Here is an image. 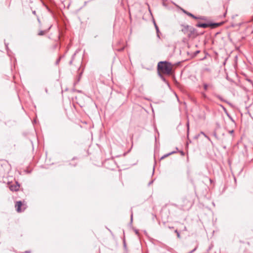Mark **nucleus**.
I'll use <instances>...</instances> for the list:
<instances>
[{
  "instance_id": "nucleus-1",
  "label": "nucleus",
  "mask_w": 253,
  "mask_h": 253,
  "mask_svg": "<svg viewBox=\"0 0 253 253\" xmlns=\"http://www.w3.org/2000/svg\"><path fill=\"white\" fill-rule=\"evenodd\" d=\"M172 65L167 62H160L158 64V72L160 76L162 74L170 75L171 73Z\"/></svg>"
},
{
  "instance_id": "nucleus-2",
  "label": "nucleus",
  "mask_w": 253,
  "mask_h": 253,
  "mask_svg": "<svg viewBox=\"0 0 253 253\" xmlns=\"http://www.w3.org/2000/svg\"><path fill=\"white\" fill-rule=\"evenodd\" d=\"M15 207L16 211L18 212H20L23 211L26 209L27 206L24 202L18 201L16 203Z\"/></svg>"
},
{
  "instance_id": "nucleus-3",
  "label": "nucleus",
  "mask_w": 253,
  "mask_h": 253,
  "mask_svg": "<svg viewBox=\"0 0 253 253\" xmlns=\"http://www.w3.org/2000/svg\"><path fill=\"white\" fill-rule=\"evenodd\" d=\"M20 187V186L17 183H16L15 184L11 185L9 186V188L11 191H17L19 190Z\"/></svg>"
},
{
  "instance_id": "nucleus-4",
  "label": "nucleus",
  "mask_w": 253,
  "mask_h": 253,
  "mask_svg": "<svg viewBox=\"0 0 253 253\" xmlns=\"http://www.w3.org/2000/svg\"><path fill=\"white\" fill-rule=\"evenodd\" d=\"M173 153H174L173 152H170V153H169V154H166V155H164L163 156H162V157L161 158V160H162V159H164L165 158H166V157H168V156H169V155H171V154H173Z\"/></svg>"
},
{
  "instance_id": "nucleus-5",
  "label": "nucleus",
  "mask_w": 253,
  "mask_h": 253,
  "mask_svg": "<svg viewBox=\"0 0 253 253\" xmlns=\"http://www.w3.org/2000/svg\"><path fill=\"white\" fill-rule=\"evenodd\" d=\"M209 86H211V85H209L208 84H204V88L205 90H206L208 89Z\"/></svg>"
},
{
  "instance_id": "nucleus-6",
  "label": "nucleus",
  "mask_w": 253,
  "mask_h": 253,
  "mask_svg": "<svg viewBox=\"0 0 253 253\" xmlns=\"http://www.w3.org/2000/svg\"><path fill=\"white\" fill-rule=\"evenodd\" d=\"M187 14L191 17H192V18H194V19H197V18L194 16L192 14L190 13H187Z\"/></svg>"
},
{
  "instance_id": "nucleus-7",
  "label": "nucleus",
  "mask_w": 253,
  "mask_h": 253,
  "mask_svg": "<svg viewBox=\"0 0 253 253\" xmlns=\"http://www.w3.org/2000/svg\"><path fill=\"white\" fill-rule=\"evenodd\" d=\"M155 27H156V30H157V36L159 37V34H158V32H159V29H158V26L156 25V24H155Z\"/></svg>"
},
{
  "instance_id": "nucleus-8",
  "label": "nucleus",
  "mask_w": 253,
  "mask_h": 253,
  "mask_svg": "<svg viewBox=\"0 0 253 253\" xmlns=\"http://www.w3.org/2000/svg\"><path fill=\"white\" fill-rule=\"evenodd\" d=\"M201 26V27L205 28V27H207V25H206V24H203L201 25V26Z\"/></svg>"
},
{
  "instance_id": "nucleus-9",
  "label": "nucleus",
  "mask_w": 253,
  "mask_h": 253,
  "mask_svg": "<svg viewBox=\"0 0 253 253\" xmlns=\"http://www.w3.org/2000/svg\"><path fill=\"white\" fill-rule=\"evenodd\" d=\"M44 34V32L43 31H41L40 33V35H43Z\"/></svg>"
},
{
  "instance_id": "nucleus-10",
  "label": "nucleus",
  "mask_w": 253,
  "mask_h": 253,
  "mask_svg": "<svg viewBox=\"0 0 253 253\" xmlns=\"http://www.w3.org/2000/svg\"><path fill=\"white\" fill-rule=\"evenodd\" d=\"M202 133L204 136H205L206 137H207V136L205 134V133H204L202 132Z\"/></svg>"
}]
</instances>
